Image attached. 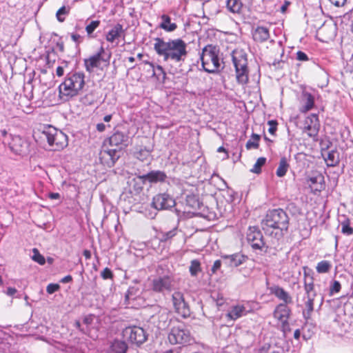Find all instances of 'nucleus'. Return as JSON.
I'll return each instance as SVG.
<instances>
[{"label": "nucleus", "instance_id": "38", "mask_svg": "<svg viewBox=\"0 0 353 353\" xmlns=\"http://www.w3.org/2000/svg\"><path fill=\"white\" fill-rule=\"evenodd\" d=\"M189 271L192 276H196L201 272V263L197 259L191 261Z\"/></svg>", "mask_w": 353, "mask_h": 353}, {"label": "nucleus", "instance_id": "14", "mask_svg": "<svg viewBox=\"0 0 353 353\" xmlns=\"http://www.w3.org/2000/svg\"><path fill=\"white\" fill-rule=\"evenodd\" d=\"M117 149L103 148L99 152V159L102 164L109 168L114 166L119 158Z\"/></svg>", "mask_w": 353, "mask_h": 353}, {"label": "nucleus", "instance_id": "9", "mask_svg": "<svg viewBox=\"0 0 353 353\" xmlns=\"http://www.w3.org/2000/svg\"><path fill=\"white\" fill-rule=\"evenodd\" d=\"M247 240L253 250H260L266 252L269 246L264 241L261 230L255 226L250 227L247 232Z\"/></svg>", "mask_w": 353, "mask_h": 353}, {"label": "nucleus", "instance_id": "42", "mask_svg": "<svg viewBox=\"0 0 353 353\" xmlns=\"http://www.w3.org/2000/svg\"><path fill=\"white\" fill-rule=\"evenodd\" d=\"M266 159L265 157H259L253 168L250 170L252 172L259 174L261 172V167L265 165Z\"/></svg>", "mask_w": 353, "mask_h": 353}, {"label": "nucleus", "instance_id": "47", "mask_svg": "<svg viewBox=\"0 0 353 353\" xmlns=\"http://www.w3.org/2000/svg\"><path fill=\"white\" fill-rule=\"evenodd\" d=\"M268 124L270 126L268 132L272 135L275 134V132L277 130V121L276 120H270L268 121Z\"/></svg>", "mask_w": 353, "mask_h": 353}, {"label": "nucleus", "instance_id": "57", "mask_svg": "<svg viewBox=\"0 0 353 353\" xmlns=\"http://www.w3.org/2000/svg\"><path fill=\"white\" fill-rule=\"evenodd\" d=\"M333 5L336 7L342 6L345 4L347 0H329Z\"/></svg>", "mask_w": 353, "mask_h": 353}, {"label": "nucleus", "instance_id": "58", "mask_svg": "<svg viewBox=\"0 0 353 353\" xmlns=\"http://www.w3.org/2000/svg\"><path fill=\"white\" fill-rule=\"evenodd\" d=\"M71 38H72V41H74L75 43H79L81 39V37L79 34H74V33H72L71 34Z\"/></svg>", "mask_w": 353, "mask_h": 353}, {"label": "nucleus", "instance_id": "53", "mask_svg": "<svg viewBox=\"0 0 353 353\" xmlns=\"http://www.w3.org/2000/svg\"><path fill=\"white\" fill-rule=\"evenodd\" d=\"M221 260H216L214 262V264L211 268V272L212 274H216L218 270L221 269Z\"/></svg>", "mask_w": 353, "mask_h": 353}, {"label": "nucleus", "instance_id": "61", "mask_svg": "<svg viewBox=\"0 0 353 353\" xmlns=\"http://www.w3.org/2000/svg\"><path fill=\"white\" fill-rule=\"evenodd\" d=\"M97 130L101 132H103L105 130V125L102 123H98L97 125Z\"/></svg>", "mask_w": 353, "mask_h": 353}, {"label": "nucleus", "instance_id": "40", "mask_svg": "<svg viewBox=\"0 0 353 353\" xmlns=\"http://www.w3.org/2000/svg\"><path fill=\"white\" fill-rule=\"evenodd\" d=\"M186 203L194 210L200 208V202L197 197L194 194L188 195L186 196Z\"/></svg>", "mask_w": 353, "mask_h": 353}, {"label": "nucleus", "instance_id": "64", "mask_svg": "<svg viewBox=\"0 0 353 353\" xmlns=\"http://www.w3.org/2000/svg\"><path fill=\"white\" fill-rule=\"evenodd\" d=\"M59 193H50V198L52 199H57L59 198Z\"/></svg>", "mask_w": 353, "mask_h": 353}, {"label": "nucleus", "instance_id": "5", "mask_svg": "<svg viewBox=\"0 0 353 353\" xmlns=\"http://www.w3.org/2000/svg\"><path fill=\"white\" fill-rule=\"evenodd\" d=\"M41 138L47 141L50 150L59 151L68 145L67 135L51 125L44 128Z\"/></svg>", "mask_w": 353, "mask_h": 353}, {"label": "nucleus", "instance_id": "1", "mask_svg": "<svg viewBox=\"0 0 353 353\" xmlns=\"http://www.w3.org/2000/svg\"><path fill=\"white\" fill-rule=\"evenodd\" d=\"M154 49L157 54L163 57L164 61L174 62L184 61L187 54V44L181 39H170L168 41L161 38H155Z\"/></svg>", "mask_w": 353, "mask_h": 353}, {"label": "nucleus", "instance_id": "30", "mask_svg": "<svg viewBox=\"0 0 353 353\" xmlns=\"http://www.w3.org/2000/svg\"><path fill=\"white\" fill-rule=\"evenodd\" d=\"M327 166L334 167L339 163V155L336 150H332L327 152V155L324 157Z\"/></svg>", "mask_w": 353, "mask_h": 353}, {"label": "nucleus", "instance_id": "8", "mask_svg": "<svg viewBox=\"0 0 353 353\" xmlns=\"http://www.w3.org/2000/svg\"><path fill=\"white\" fill-rule=\"evenodd\" d=\"M174 279L170 275L158 276L154 277L150 283L151 290L157 293H163L165 291L170 292L174 289Z\"/></svg>", "mask_w": 353, "mask_h": 353}, {"label": "nucleus", "instance_id": "62", "mask_svg": "<svg viewBox=\"0 0 353 353\" xmlns=\"http://www.w3.org/2000/svg\"><path fill=\"white\" fill-rule=\"evenodd\" d=\"M83 254L86 259H90L91 258V252L88 250H83Z\"/></svg>", "mask_w": 353, "mask_h": 353}, {"label": "nucleus", "instance_id": "25", "mask_svg": "<svg viewBox=\"0 0 353 353\" xmlns=\"http://www.w3.org/2000/svg\"><path fill=\"white\" fill-rule=\"evenodd\" d=\"M247 312L245 306L243 305H236L231 307L229 312L227 313L226 316L230 320H236L239 318L246 315Z\"/></svg>", "mask_w": 353, "mask_h": 353}, {"label": "nucleus", "instance_id": "22", "mask_svg": "<svg viewBox=\"0 0 353 353\" xmlns=\"http://www.w3.org/2000/svg\"><path fill=\"white\" fill-rule=\"evenodd\" d=\"M323 182L324 177L321 174H318L316 176L309 177L307 179V183L312 192H320L323 188Z\"/></svg>", "mask_w": 353, "mask_h": 353}, {"label": "nucleus", "instance_id": "16", "mask_svg": "<svg viewBox=\"0 0 353 353\" xmlns=\"http://www.w3.org/2000/svg\"><path fill=\"white\" fill-rule=\"evenodd\" d=\"M129 137L128 134L120 131H116L108 139L111 146H115L118 149H122L128 145Z\"/></svg>", "mask_w": 353, "mask_h": 353}, {"label": "nucleus", "instance_id": "55", "mask_svg": "<svg viewBox=\"0 0 353 353\" xmlns=\"http://www.w3.org/2000/svg\"><path fill=\"white\" fill-rule=\"evenodd\" d=\"M270 346L268 345V346H263L261 348L259 349V353H279L277 351H270Z\"/></svg>", "mask_w": 353, "mask_h": 353}, {"label": "nucleus", "instance_id": "54", "mask_svg": "<svg viewBox=\"0 0 353 353\" xmlns=\"http://www.w3.org/2000/svg\"><path fill=\"white\" fill-rule=\"evenodd\" d=\"M296 59L301 61H306L308 60V57L305 52L298 51L296 52Z\"/></svg>", "mask_w": 353, "mask_h": 353}, {"label": "nucleus", "instance_id": "31", "mask_svg": "<svg viewBox=\"0 0 353 353\" xmlns=\"http://www.w3.org/2000/svg\"><path fill=\"white\" fill-rule=\"evenodd\" d=\"M162 22L160 23L159 27L167 32H172L175 30L177 26L175 23H170L171 19L167 14H163L161 17Z\"/></svg>", "mask_w": 353, "mask_h": 353}, {"label": "nucleus", "instance_id": "4", "mask_svg": "<svg viewBox=\"0 0 353 353\" xmlns=\"http://www.w3.org/2000/svg\"><path fill=\"white\" fill-rule=\"evenodd\" d=\"M201 60L204 70L208 73H216L223 68L220 50L216 46H206L202 50Z\"/></svg>", "mask_w": 353, "mask_h": 353}, {"label": "nucleus", "instance_id": "37", "mask_svg": "<svg viewBox=\"0 0 353 353\" xmlns=\"http://www.w3.org/2000/svg\"><path fill=\"white\" fill-rule=\"evenodd\" d=\"M332 268V264L328 261H321L317 263L316 267V272L320 274L328 272Z\"/></svg>", "mask_w": 353, "mask_h": 353}, {"label": "nucleus", "instance_id": "12", "mask_svg": "<svg viewBox=\"0 0 353 353\" xmlns=\"http://www.w3.org/2000/svg\"><path fill=\"white\" fill-rule=\"evenodd\" d=\"M174 199L167 193H161L155 195L151 206L157 210H168L175 205Z\"/></svg>", "mask_w": 353, "mask_h": 353}, {"label": "nucleus", "instance_id": "51", "mask_svg": "<svg viewBox=\"0 0 353 353\" xmlns=\"http://www.w3.org/2000/svg\"><path fill=\"white\" fill-rule=\"evenodd\" d=\"M101 276L103 279H108L113 277V274L110 268H105L101 272Z\"/></svg>", "mask_w": 353, "mask_h": 353}, {"label": "nucleus", "instance_id": "50", "mask_svg": "<svg viewBox=\"0 0 353 353\" xmlns=\"http://www.w3.org/2000/svg\"><path fill=\"white\" fill-rule=\"evenodd\" d=\"M60 288V285L57 283H50L46 288V291L48 294H53L58 291Z\"/></svg>", "mask_w": 353, "mask_h": 353}, {"label": "nucleus", "instance_id": "21", "mask_svg": "<svg viewBox=\"0 0 353 353\" xmlns=\"http://www.w3.org/2000/svg\"><path fill=\"white\" fill-rule=\"evenodd\" d=\"M225 263L232 267H237L244 263L247 257L241 254L236 253L231 255H223L221 256Z\"/></svg>", "mask_w": 353, "mask_h": 353}, {"label": "nucleus", "instance_id": "19", "mask_svg": "<svg viewBox=\"0 0 353 353\" xmlns=\"http://www.w3.org/2000/svg\"><path fill=\"white\" fill-rule=\"evenodd\" d=\"M104 52V48L101 46L99 52L85 59V67L87 71L92 72L94 68H97L100 65L101 55Z\"/></svg>", "mask_w": 353, "mask_h": 353}, {"label": "nucleus", "instance_id": "49", "mask_svg": "<svg viewBox=\"0 0 353 353\" xmlns=\"http://www.w3.org/2000/svg\"><path fill=\"white\" fill-rule=\"evenodd\" d=\"M136 292H137V289H135L134 288H129V290H128V292L125 294V301H129L131 299H133V300L135 299Z\"/></svg>", "mask_w": 353, "mask_h": 353}, {"label": "nucleus", "instance_id": "18", "mask_svg": "<svg viewBox=\"0 0 353 353\" xmlns=\"http://www.w3.org/2000/svg\"><path fill=\"white\" fill-rule=\"evenodd\" d=\"M271 294H274L279 300L283 301V304H290L292 303V298L283 288L279 285H273L269 288Z\"/></svg>", "mask_w": 353, "mask_h": 353}, {"label": "nucleus", "instance_id": "56", "mask_svg": "<svg viewBox=\"0 0 353 353\" xmlns=\"http://www.w3.org/2000/svg\"><path fill=\"white\" fill-rule=\"evenodd\" d=\"M17 292V290L14 288L9 287L6 291L4 292L8 296H12Z\"/></svg>", "mask_w": 353, "mask_h": 353}, {"label": "nucleus", "instance_id": "24", "mask_svg": "<svg viewBox=\"0 0 353 353\" xmlns=\"http://www.w3.org/2000/svg\"><path fill=\"white\" fill-rule=\"evenodd\" d=\"M301 101L303 103L300 109L301 112L305 113L313 108L314 105V97L312 94L307 92H303Z\"/></svg>", "mask_w": 353, "mask_h": 353}, {"label": "nucleus", "instance_id": "60", "mask_svg": "<svg viewBox=\"0 0 353 353\" xmlns=\"http://www.w3.org/2000/svg\"><path fill=\"white\" fill-rule=\"evenodd\" d=\"M72 281V277L70 275H67L61 279V282L63 283H67Z\"/></svg>", "mask_w": 353, "mask_h": 353}, {"label": "nucleus", "instance_id": "33", "mask_svg": "<svg viewBox=\"0 0 353 353\" xmlns=\"http://www.w3.org/2000/svg\"><path fill=\"white\" fill-rule=\"evenodd\" d=\"M157 317L159 319V323H157V327L161 330L165 329L168 325V322H169L168 314L165 311L160 312L157 314Z\"/></svg>", "mask_w": 353, "mask_h": 353}, {"label": "nucleus", "instance_id": "44", "mask_svg": "<svg viewBox=\"0 0 353 353\" xmlns=\"http://www.w3.org/2000/svg\"><path fill=\"white\" fill-rule=\"evenodd\" d=\"M23 91L25 93V96L29 99H32L33 98V85L32 80L28 81L23 87Z\"/></svg>", "mask_w": 353, "mask_h": 353}, {"label": "nucleus", "instance_id": "7", "mask_svg": "<svg viewBox=\"0 0 353 353\" xmlns=\"http://www.w3.org/2000/svg\"><path fill=\"white\" fill-rule=\"evenodd\" d=\"M168 340L172 345H185L190 344L193 339L185 325L183 323L177 322L171 327Z\"/></svg>", "mask_w": 353, "mask_h": 353}, {"label": "nucleus", "instance_id": "52", "mask_svg": "<svg viewBox=\"0 0 353 353\" xmlns=\"http://www.w3.org/2000/svg\"><path fill=\"white\" fill-rule=\"evenodd\" d=\"M341 290V283L338 281H334L330 287V294L338 293Z\"/></svg>", "mask_w": 353, "mask_h": 353}, {"label": "nucleus", "instance_id": "10", "mask_svg": "<svg viewBox=\"0 0 353 353\" xmlns=\"http://www.w3.org/2000/svg\"><path fill=\"white\" fill-rule=\"evenodd\" d=\"M123 335L125 339L138 345L143 343L148 337L145 331L139 326L125 327L123 331Z\"/></svg>", "mask_w": 353, "mask_h": 353}, {"label": "nucleus", "instance_id": "3", "mask_svg": "<svg viewBox=\"0 0 353 353\" xmlns=\"http://www.w3.org/2000/svg\"><path fill=\"white\" fill-rule=\"evenodd\" d=\"M84 85L85 74L83 72L69 73L59 86V97L68 100L79 94Z\"/></svg>", "mask_w": 353, "mask_h": 353}, {"label": "nucleus", "instance_id": "59", "mask_svg": "<svg viewBox=\"0 0 353 353\" xmlns=\"http://www.w3.org/2000/svg\"><path fill=\"white\" fill-rule=\"evenodd\" d=\"M56 74L58 77H61L64 74V69L63 66H58L56 70Z\"/></svg>", "mask_w": 353, "mask_h": 353}, {"label": "nucleus", "instance_id": "39", "mask_svg": "<svg viewBox=\"0 0 353 353\" xmlns=\"http://www.w3.org/2000/svg\"><path fill=\"white\" fill-rule=\"evenodd\" d=\"M176 234V229H173L168 232H160L158 234V238L161 242H166Z\"/></svg>", "mask_w": 353, "mask_h": 353}, {"label": "nucleus", "instance_id": "29", "mask_svg": "<svg viewBox=\"0 0 353 353\" xmlns=\"http://www.w3.org/2000/svg\"><path fill=\"white\" fill-rule=\"evenodd\" d=\"M316 296H305L304 298V305L305 310L303 312V316L305 319H309L311 317L312 313L314 311V301Z\"/></svg>", "mask_w": 353, "mask_h": 353}, {"label": "nucleus", "instance_id": "26", "mask_svg": "<svg viewBox=\"0 0 353 353\" xmlns=\"http://www.w3.org/2000/svg\"><path fill=\"white\" fill-rule=\"evenodd\" d=\"M124 30L123 26L120 23H117L105 36V39L108 42H114L117 39L119 38L123 33Z\"/></svg>", "mask_w": 353, "mask_h": 353}, {"label": "nucleus", "instance_id": "11", "mask_svg": "<svg viewBox=\"0 0 353 353\" xmlns=\"http://www.w3.org/2000/svg\"><path fill=\"white\" fill-rule=\"evenodd\" d=\"M172 300L175 312L183 318L190 316V309L188 303L185 301L184 295L181 292L176 291L172 294Z\"/></svg>", "mask_w": 353, "mask_h": 353}, {"label": "nucleus", "instance_id": "36", "mask_svg": "<svg viewBox=\"0 0 353 353\" xmlns=\"http://www.w3.org/2000/svg\"><path fill=\"white\" fill-rule=\"evenodd\" d=\"M351 222L349 218L345 217L341 222V232L345 235H352L353 234V228L350 226Z\"/></svg>", "mask_w": 353, "mask_h": 353}, {"label": "nucleus", "instance_id": "45", "mask_svg": "<svg viewBox=\"0 0 353 353\" xmlns=\"http://www.w3.org/2000/svg\"><path fill=\"white\" fill-rule=\"evenodd\" d=\"M32 252L33 255L32 256V259L39 265H44L46 259L44 256L39 253V250L37 248H34Z\"/></svg>", "mask_w": 353, "mask_h": 353}, {"label": "nucleus", "instance_id": "27", "mask_svg": "<svg viewBox=\"0 0 353 353\" xmlns=\"http://www.w3.org/2000/svg\"><path fill=\"white\" fill-rule=\"evenodd\" d=\"M26 143L21 139L19 137H13L11 143H10V149L16 154H21L25 152Z\"/></svg>", "mask_w": 353, "mask_h": 353}, {"label": "nucleus", "instance_id": "34", "mask_svg": "<svg viewBox=\"0 0 353 353\" xmlns=\"http://www.w3.org/2000/svg\"><path fill=\"white\" fill-rule=\"evenodd\" d=\"M289 168V164L288 163L287 159L285 157H283L281 159L279 167L276 170V175L279 177H282L285 175Z\"/></svg>", "mask_w": 353, "mask_h": 353}, {"label": "nucleus", "instance_id": "23", "mask_svg": "<svg viewBox=\"0 0 353 353\" xmlns=\"http://www.w3.org/2000/svg\"><path fill=\"white\" fill-rule=\"evenodd\" d=\"M304 290L305 292V296H316V293L314 290V283L313 276L304 271Z\"/></svg>", "mask_w": 353, "mask_h": 353}, {"label": "nucleus", "instance_id": "15", "mask_svg": "<svg viewBox=\"0 0 353 353\" xmlns=\"http://www.w3.org/2000/svg\"><path fill=\"white\" fill-rule=\"evenodd\" d=\"M138 178L140 179L143 183L148 181L150 183H157L165 182L168 176L165 172L163 171L152 170L145 174L139 175Z\"/></svg>", "mask_w": 353, "mask_h": 353}, {"label": "nucleus", "instance_id": "35", "mask_svg": "<svg viewBox=\"0 0 353 353\" xmlns=\"http://www.w3.org/2000/svg\"><path fill=\"white\" fill-rule=\"evenodd\" d=\"M152 149H147L145 147L141 148L139 150L134 152V157L141 161H144L148 159L150 156Z\"/></svg>", "mask_w": 353, "mask_h": 353}, {"label": "nucleus", "instance_id": "63", "mask_svg": "<svg viewBox=\"0 0 353 353\" xmlns=\"http://www.w3.org/2000/svg\"><path fill=\"white\" fill-rule=\"evenodd\" d=\"M290 3L288 1H285L283 5L281 7V11L283 13L286 11L288 9V7L289 6Z\"/></svg>", "mask_w": 353, "mask_h": 353}, {"label": "nucleus", "instance_id": "43", "mask_svg": "<svg viewBox=\"0 0 353 353\" xmlns=\"http://www.w3.org/2000/svg\"><path fill=\"white\" fill-rule=\"evenodd\" d=\"M114 353H125L127 350V345L124 342H115L112 346Z\"/></svg>", "mask_w": 353, "mask_h": 353}, {"label": "nucleus", "instance_id": "17", "mask_svg": "<svg viewBox=\"0 0 353 353\" xmlns=\"http://www.w3.org/2000/svg\"><path fill=\"white\" fill-rule=\"evenodd\" d=\"M287 305L288 304L280 303L276 307L274 311V318L280 321L283 324L288 323L291 313V310Z\"/></svg>", "mask_w": 353, "mask_h": 353}, {"label": "nucleus", "instance_id": "20", "mask_svg": "<svg viewBox=\"0 0 353 353\" xmlns=\"http://www.w3.org/2000/svg\"><path fill=\"white\" fill-rule=\"evenodd\" d=\"M253 39L259 43L266 41L270 38L269 29L264 26H258L252 31Z\"/></svg>", "mask_w": 353, "mask_h": 353}, {"label": "nucleus", "instance_id": "32", "mask_svg": "<svg viewBox=\"0 0 353 353\" xmlns=\"http://www.w3.org/2000/svg\"><path fill=\"white\" fill-rule=\"evenodd\" d=\"M226 8L230 12L239 14L242 10L243 3L241 0H227Z\"/></svg>", "mask_w": 353, "mask_h": 353}, {"label": "nucleus", "instance_id": "41", "mask_svg": "<svg viewBox=\"0 0 353 353\" xmlns=\"http://www.w3.org/2000/svg\"><path fill=\"white\" fill-rule=\"evenodd\" d=\"M252 139L248 140L246 143V148L250 150L251 148H259V141L260 140V136L256 134H252Z\"/></svg>", "mask_w": 353, "mask_h": 353}, {"label": "nucleus", "instance_id": "48", "mask_svg": "<svg viewBox=\"0 0 353 353\" xmlns=\"http://www.w3.org/2000/svg\"><path fill=\"white\" fill-rule=\"evenodd\" d=\"M68 13V10H66V8L65 6H62L60 8L56 14L57 20L60 22H63L65 20V18L61 17V15L62 14H67Z\"/></svg>", "mask_w": 353, "mask_h": 353}, {"label": "nucleus", "instance_id": "28", "mask_svg": "<svg viewBox=\"0 0 353 353\" xmlns=\"http://www.w3.org/2000/svg\"><path fill=\"white\" fill-rule=\"evenodd\" d=\"M143 63L150 66L152 72L153 77H156L157 79L159 81H164L166 74L163 68L161 65H157V67H154V65L149 61H144Z\"/></svg>", "mask_w": 353, "mask_h": 353}, {"label": "nucleus", "instance_id": "13", "mask_svg": "<svg viewBox=\"0 0 353 353\" xmlns=\"http://www.w3.org/2000/svg\"><path fill=\"white\" fill-rule=\"evenodd\" d=\"M320 123L318 115L312 114L305 120L304 132H305L310 137L315 138L319 134Z\"/></svg>", "mask_w": 353, "mask_h": 353}, {"label": "nucleus", "instance_id": "2", "mask_svg": "<svg viewBox=\"0 0 353 353\" xmlns=\"http://www.w3.org/2000/svg\"><path fill=\"white\" fill-rule=\"evenodd\" d=\"M261 226L266 235L279 241L288 231L289 217L282 209L272 210L267 213Z\"/></svg>", "mask_w": 353, "mask_h": 353}, {"label": "nucleus", "instance_id": "46", "mask_svg": "<svg viewBox=\"0 0 353 353\" xmlns=\"http://www.w3.org/2000/svg\"><path fill=\"white\" fill-rule=\"evenodd\" d=\"M101 22L99 20L92 21L85 27V31L88 35H90L100 25Z\"/></svg>", "mask_w": 353, "mask_h": 353}, {"label": "nucleus", "instance_id": "6", "mask_svg": "<svg viewBox=\"0 0 353 353\" xmlns=\"http://www.w3.org/2000/svg\"><path fill=\"white\" fill-rule=\"evenodd\" d=\"M232 58L235 68L236 79L238 83L246 85L249 81V70L246 53L242 50L236 49L232 52Z\"/></svg>", "mask_w": 353, "mask_h": 353}]
</instances>
